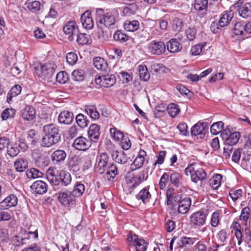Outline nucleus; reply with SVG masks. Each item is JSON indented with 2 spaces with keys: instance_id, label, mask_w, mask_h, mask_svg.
<instances>
[{
  "instance_id": "aec40b11",
  "label": "nucleus",
  "mask_w": 251,
  "mask_h": 251,
  "mask_svg": "<svg viewBox=\"0 0 251 251\" xmlns=\"http://www.w3.org/2000/svg\"><path fill=\"white\" fill-rule=\"evenodd\" d=\"M37 150H34L32 152L33 155L35 157V163L40 167L47 166L49 163V160L45 154L39 152Z\"/></svg>"
},
{
  "instance_id": "f257e3e1",
  "label": "nucleus",
  "mask_w": 251,
  "mask_h": 251,
  "mask_svg": "<svg viewBox=\"0 0 251 251\" xmlns=\"http://www.w3.org/2000/svg\"><path fill=\"white\" fill-rule=\"evenodd\" d=\"M43 131L44 134L41 146L44 148H50L57 144L61 139L57 126L54 124H49L43 126Z\"/></svg>"
},
{
  "instance_id": "1a4fd4ad",
  "label": "nucleus",
  "mask_w": 251,
  "mask_h": 251,
  "mask_svg": "<svg viewBox=\"0 0 251 251\" xmlns=\"http://www.w3.org/2000/svg\"><path fill=\"white\" fill-rule=\"evenodd\" d=\"M148 51L151 54L159 55L166 50V45L161 41L153 40L148 45Z\"/></svg>"
},
{
  "instance_id": "39448f33",
  "label": "nucleus",
  "mask_w": 251,
  "mask_h": 251,
  "mask_svg": "<svg viewBox=\"0 0 251 251\" xmlns=\"http://www.w3.org/2000/svg\"><path fill=\"white\" fill-rule=\"evenodd\" d=\"M127 240L129 245L135 248L136 251H146L148 243L144 239L139 238L137 235L129 233L127 235Z\"/></svg>"
},
{
  "instance_id": "20e7f679",
  "label": "nucleus",
  "mask_w": 251,
  "mask_h": 251,
  "mask_svg": "<svg viewBox=\"0 0 251 251\" xmlns=\"http://www.w3.org/2000/svg\"><path fill=\"white\" fill-rule=\"evenodd\" d=\"M58 200L65 207L74 206L76 203V199L73 193L69 191H59L58 193Z\"/></svg>"
},
{
  "instance_id": "5701e85b",
  "label": "nucleus",
  "mask_w": 251,
  "mask_h": 251,
  "mask_svg": "<svg viewBox=\"0 0 251 251\" xmlns=\"http://www.w3.org/2000/svg\"><path fill=\"white\" fill-rule=\"evenodd\" d=\"M67 156L66 152L62 150H57L51 155V161L55 164H60L64 162Z\"/></svg>"
},
{
  "instance_id": "9b49d317",
  "label": "nucleus",
  "mask_w": 251,
  "mask_h": 251,
  "mask_svg": "<svg viewBox=\"0 0 251 251\" xmlns=\"http://www.w3.org/2000/svg\"><path fill=\"white\" fill-rule=\"evenodd\" d=\"M91 146V142L86 138L79 136L75 139L73 147L78 151H85L89 149Z\"/></svg>"
},
{
  "instance_id": "f8f14e48",
  "label": "nucleus",
  "mask_w": 251,
  "mask_h": 251,
  "mask_svg": "<svg viewBox=\"0 0 251 251\" xmlns=\"http://www.w3.org/2000/svg\"><path fill=\"white\" fill-rule=\"evenodd\" d=\"M207 123H198L191 128V132L192 136H199L200 139H203L207 132Z\"/></svg>"
},
{
  "instance_id": "f03ea898",
  "label": "nucleus",
  "mask_w": 251,
  "mask_h": 251,
  "mask_svg": "<svg viewBox=\"0 0 251 251\" xmlns=\"http://www.w3.org/2000/svg\"><path fill=\"white\" fill-rule=\"evenodd\" d=\"M118 17V14L115 10L104 12L102 9H100L96 12V22L99 28H111L113 27Z\"/></svg>"
},
{
  "instance_id": "4468645a",
  "label": "nucleus",
  "mask_w": 251,
  "mask_h": 251,
  "mask_svg": "<svg viewBox=\"0 0 251 251\" xmlns=\"http://www.w3.org/2000/svg\"><path fill=\"white\" fill-rule=\"evenodd\" d=\"M63 31L66 34L69 35V40L73 41L74 39L73 36L77 34L78 29L75 22L70 21L64 26Z\"/></svg>"
},
{
  "instance_id": "ea45409f",
  "label": "nucleus",
  "mask_w": 251,
  "mask_h": 251,
  "mask_svg": "<svg viewBox=\"0 0 251 251\" xmlns=\"http://www.w3.org/2000/svg\"><path fill=\"white\" fill-rule=\"evenodd\" d=\"M59 178L63 187L67 186L72 181V177L70 173L61 171L59 173Z\"/></svg>"
},
{
  "instance_id": "79ce46f5",
  "label": "nucleus",
  "mask_w": 251,
  "mask_h": 251,
  "mask_svg": "<svg viewBox=\"0 0 251 251\" xmlns=\"http://www.w3.org/2000/svg\"><path fill=\"white\" fill-rule=\"evenodd\" d=\"M198 240V238H197L183 236L180 238L179 243L178 244L180 247H183L192 245Z\"/></svg>"
},
{
  "instance_id": "2f4dec72",
  "label": "nucleus",
  "mask_w": 251,
  "mask_h": 251,
  "mask_svg": "<svg viewBox=\"0 0 251 251\" xmlns=\"http://www.w3.org/2000/svg\"><path fill=\"white\" fill-rule=\"evenodd\" d=\"M149 189V187H146L142 189L136 196V199L141 200L144 203L148 202L151 196Z\"/></svg>"
},
{
  "instance_id": "412c9836",
  "label": "nucleus",
  "mask_w": 251,
  "mask_h": 251,
  "mask_svg": "<svg viewBox=\"0 0 251 251\" xmlns=\"http://www.w3.org/2000/svg\"><path fill=\"white\" fill-rule=\"evenodd\" d=\"M88 135L91 142L96 143L100 138V127L97 124H92L89 128Z\"/></svg>"
},
{
  "instance_id": "a878e982",
  "label": "nucleus",
  "mask_w": 251,
  "mask_h": 251,
  "mask_svg": "<svg viewBox=\"0 0 251 251\" xmlns=\"http://www.w3.org/2000/svg\"><path fill=\"white\" fill-rule=\"evenodd\" d=\"M36 115L35 108L31 105H27L23 109L22 113V117L24 120L27 121L33 120Z\"/></svg>"
},
{
  "instance_id": "0eeeda50",
  "label": "nucleus",
  "mask_w": 251,
  "mask_h": 251,
  "mask_svg": "<svg viewBox=\"0 0 251 251\" xmlns=\"http://www.w3.org/2000/svg\"><path fill=\"white\" fill-rule=\"evenodd\" d=\"M208 212L205 210H201L193 213L190 217L191 225L194 226H201L206 222Z\"/></svg>"
},
{
  "instance_id": "ddd939ff",
  "label": "nucleus",
  "mask_w": 251,
  "mask_h": 251,
  "mask_svg": "<svg viewBox=\"0 0 251 251\" xmlns=\"http://www.w3.org/2000/svg\"><path fill=\"white\" fill-rule=\"evenodd\" d=\"M223 133H225L226 135L229 134L228 137H226L225 138L223 137V139H225V146H230V147H232L238 142L241 137L240 132L236 131L230 133V131L228 129H225L223 131Z\"/></svg>"
},
{
  "instance_id": "a18cd8bd",
  "label": "nucleus",
  "mask_w": 251,
  "mask_h": 251,
  "mask_svg": "<svg viewBox=\"0 0 251 251\" xmlns=\"http://www.w3.org/2000/svg\"><path fill=\"white\" fill-rule=\"evenodd\" d=\"M20 150L17 146V144L12 143L9 144V146L7 147V153L11 157L17 156L20 152Z\"/></svg>"
},
{
  "instance_id": "13d9d810",
  "label": "nucleus",
  "mask_w": 251,
  "mask_h": 251,
  "mask_svg": "<svg viewBox=\"0 0 251 251\" xmlns=\"http://www.w3.org/2000/svg\"><path fill=\"white\" fill-rule=\"evenodd\" d=\"M56 79L59 83L65 84L69 80V75L67 72L61 71L56 75Z\"/></svg>"
},
{
  "instance_id": "8fccbe9b",
  "label": "nucleus",
  "mask_w": 251,
  "mask_h": 251,
  "mask_svg": "<svg viewBox=\"0 0 251 251\" xmlns=\"http://www.w3.org/2000/svg\"><path fill=\"white\" fill-rule=\"evenodd\" d=\"M222 176L220 174H215L210 180V183L211 187L214 189H217L221 185V181Z\"/></svg>"
},
{
  "instance_id": "bf43d9fd",
  "label": "nucleus",
  "mask_w": 251,
  "mask_h": 251,
  "mask_svg": "<svg viewBox=\"0 0 251 251\" xmlns=\"http://www.w3.org/2000/svg\"><path fill=\"white\" fill-rule=\"evenodd\" d=\"M17 146L23 151H25L28 150V146L26 142L25 139L22 136L18 137L17 141L15 143Z\"/></svg>"
},
{
  "instance_id": "58836bf2",
  "label": "nucleus",
  "mask_w": 251,
  "mask_h": 251,
  "mask_svg": "<svg viewBox=\"0 0 251 251\" xmlns=\"http://www.w3.org/2000/svg\"><path fill=\"white\" fill-rule=\"evenodd\" d=\"M208 0H195L194 8L199 11L202 12V15L205 13L207 8Z\"/></svg>"
},
{
  "instance_id": "09e8293b",
  "label": "nucleus",
  "mask_w": 251,
  "mask_h": 251,
  "mask_svg": "<svg viewBox=\"0 0 251 251\" xmlns=\"http://www.w3.org/2000/svg\"><path fill=\"white\" fill-rule=\"evenodd\" d=\"M167 111L170 116L175 117L179 113L180 109L178 105L171 103L167 107Z\"/></svg>"
},
{
  "instance_id": "2eb2a0df",
  "label": "nucleus",
  "mask_w": 251,
  "mask_h": 251,
  "mask_svg": "<svg viewBox=\"0 0 251 251\" xmlns=\"http://www.w3.org/2000/svg\"><path fill=\"white\" fill-rule=\"evenodd\" d=\"M146 156V152L143 150H140L137 156L134 160L130 166L131 171L141 168L145 162V156Z\"/></svg>"
},
{
  "instance_id": "5fc2aeb1",
  "label": "nucleus",
  "mask_w": 251,
  "mask_h": 251,
  "mask_svg": "<svg viewBox=\"0 0 251 251\" xmlns=\"http://www.w3.org/2000/svg\"><path fill=\"white\" fill-rule=\"evenodd\" d=\"M26 176L29 178H36L43 176L42 172L35 168H31L26 171Z\"/></svg>"
},
{
  "instance_id": "774afa93",
  "label": "nucleus",
  "mask_w": 251,
  "mask_h": 251,
  "mask_svg": "<svg viewBox=\"0 0 251 251\" xmlns=\"http://www.w3.org/2000/svg\"><path fill=\"white\" fill-rule=\"evenodd\" d=\"M187 38L189 41H193L196 38L197 30L195 28L189 27L185 31Z\"/></svg>"
},
{
  "instance_id": "6e6552de",
  "label": "nucleus",
  "mask_w": 251,
  "mask_h": 251,
  "mask_svg": "<svg viewBox=\"0 0 251 251\" xmlns=\"http://www.w3.org/2000/svg\"><path fill=\"white\" fill-rule=\"evenodd\" d=\"M116 81V77L112 74L98 75L95 77V82L97 84L106 88L113 86Z\"/></svg>"
},
{
  "instance_id": "393cba45",
  "label": "nucleus",
  "mask_w": 251,
  "mask_h": 251,
  "mask_svg": "<svg viewBox=\"0 0 251 251\" xmlns=\"http://www.w3.org/2000/svg\"><path fill=\"white\" fill-rule=\"evenodd\" d=\"M111 156L113 160L121 164L126 163L128 160V158L124 151H113L112 152Z\"/></svg>"
},
{
  "instance_id": "680f3d73",
  "label": "nucleus",
  "mask_w": 251,
  "mask_h": 251,
  "mask_svg": "<svg viewBox=\"0 0 251 251\" xmlns=\"http://www.w3.org/2000/svg\"><path fill=\"white\" fill-rule=\"evenodd\" d=\"M85 190V186L83 184L78 183L76 184L74 189L73 192V194L75 197H79L81 196L84 193Z\"/></svg>"
},
{
  "instance_id": "052dcab7",
  "label": "nucleus",
  "mask_w": 251,
  "mask_h": 251,
  "mask_svg": "<svg viewBox=\"0 0 251 251\" xmlns=\"http://www.w3.org/2000/svg\"><path fill=\"white\" fill-rule=\"evenodd\" d=\"M29 10L32 12L38 11L40 9V2L39 1H34L29 2H26L25 4Z\"/></svg>"
},
{
  "instance_id": "f3484780",
  "label": "nucleus",
  "mask_w": 251,
  "mask_h": 251,
  "mask_svg": "<svg viewBox=\"0 0 251 251\" xmlns=\"http://www.w3.org/2000/svg\"><path fill=\"white\" fill-rule=\"evenodd\" d=\"M30 188L33 193L43 195L47 192L48 185L43 181L37 180L32 183Z\"/></svg>"
},
{
  "instance_id": "e2e57ef3",
  "label": "nucleus",
  "mask_w": 251,
  "mask_h": 251,
  "mask_svg": "<svg viewBox=\"0 0 251 251\" xmlns=\"http://www.w3.org/2000/svg\"><path fill=\"white\" fill-rule=\"evenodd\" d=\"M15 114V110L13 108H7L5 109L1 114V118L3 120H6L9 118H12Z\"/></svg>"
},
{
  "instance_id": "864d4df0",
  "label": "nucleus",
  "mask_w": 251,
  "mask_h": 251,
  "mask_svg": "<svg viewBox=\"0 0 251 251\" xmlns=\"http://www.w3.org/2000/svg\"><path fill=\"white\" fill-rule=\"evenodd\" d=\"M106 174L110 176L109 180H112L118 175V168L116 164L112 163L108 168Z\"/></svg>"
},
{
  "instance_id": "603ef678",
  "label": "nucleus",
  "mask_w": 251,
  "mask_h": 251,
  "mask_svg": "<svg viewBox=\"0 0 251 251\" xmlns=\"http://www.w3.org/2000/svg\"><path fill=\"white\" fill-rule=\"evenodd\" d=\"M75 120L77 124L81 128H84L88 125V120L86 119V117L82 114H78L76 116Z\"/></svg>"
},
{
  "instance_id": "423d86ee",
  "label": "nucleus",
  "mask_w": 251,
  "mask_h": 251,
  "mask_svg": "<svg viewBox=\"0 0 251 251\" xmlns=\"http://www.w3.org/2000/svg\"><path fill=\"white\" fill-rule=\"evenodd\" d=\"M55 67V64L51 63L39 64L36 68V74L44 78H50L54 73Z\"/></svg>"
},
{
  "instance_id": "6ab92c4d",
  "label": "nucleus",
  "mask_w": 251,
  "mask_h": 251,
  "mask_svg": "<svg viewBox=\"0 0 251 251\" xmlns=\"http://www.w3.org/2000/svg\"><path fill=\"white\" fill-rule=\"evenodd\" d=\"M80 21L83 27L87 29H91L94 27V23L89 11H86L82 14Z\"/></svg>"
},
{
  "instance_id": "69168bd1",
  "label": "nucleus",
  "mask_w": 251,
  "mask_h": 251,
  "mask_svg": "<svg viewBox=\"0 0 251 251\" xmlns=\"http://www.w3.org/2000/svg\"><path fill=\"white\" fill-rule=\"evenodd\" d=\"M206 43L198 44L193 46L190 50V53L192 55H199L202 50L204 46Z\"/></svg>"
},
{
  "instance_id": "9d476101",
  "label": "nucleus",
  "mask_w": 251,
  "mask_h": 251,
  "mask_svg": "<svg viewBox=\"0 0 251 251\" xmlns=\"http://www.w3.org/2000/svg\"><path fill=\"white\" fill-rule=\"evenodd\" d=\"M234 8L238 12L240 17L244 19L250 18L251 11L250 10L251 5L249 3L243 4V0H239L233 5Z\"/></svg>"
},
{
  "instance_id": "a19ab883",
  "label": "nucleus",
  "mask_w": 251,
  "mask_h": 251,
  "mask_svg": "<svg viewBox=\"0 0 251 251\" xmlns=\"http://www.w3.org/2000/svg\"><path fill=\"white\" fill-rule=\"evenodd\" d=\"M124 28L128 31H135L139 28V23L137 20L126 21L124 23Z\"/></svg>"
},
{
  "instance_id": "0e129e2a",
  "label": "nucleus",
  "mask_w": 251,
  "mask_h": 251,
  "mask_svg": "<svg viewBox=\"0 0 251 251\" xmlns=\"http://www.w3.org/2000/svg\"><path fill=\"white\" fill-rule=\"evenodd\" d=\"M78 60L77 56L76 53L73 52H70L66 55V60L67 63L70 65H75Z\"/></svg>"
},
{
  "instance_id": "cd10ccee",
  "label": "nucleus",
  "mask_w": 251,
  "mask_h": 251,
  "mask_svg": "<svg viewBox=\"0 0 251 251\" xmlns=\"http://www.w3.org/2000/svg\"><path fill=\"white\" fill-rule=\"evenodd\" d=\"M73 119V113L67 111L61 112L60 113L58 119L59 123L66 125L71 124Z\"/></svg>"
},
{
  "instance_id": "c03bdc74",
  "label": "nucleus",
  "mask_w": 251,
  "mask_h": 251,
  "mask_svg": "<svg viewBox=\"0 0 251 251\" xmlns=\"http://www.w3.org/2000/svg\"><path fill=\"white\" fill-rule=\"evenodd\" d=\"M171 182L175 186L179 187L182 185V177L179 174L174 172L170 176Z\"/></svg>"
},
{
  "instance_id": "e433bc0d",
  "label": "nucleus",
  "mask_w": 251,
  "mask_h": 251,
  "mask_svg": "<svg viewBox=\"0 0 251 251\" xmlns=\"http://www.w3.org/2000/svg\"><path fill=\"white\" fill-rule=\"evenodd\" d=\"M95 67L99 70L106 71L107 63L105 60L100 57H96L93 59Z\"/></svg>"
},
{
  "instance_id": "4d7b16f0",
  "label": "nucleus",
  "mask_w": 251,
  "mask_h": 251,
  "mask_svg": "<svg viewBox=\"0 0 251 251\" xmlns=\"http://www.w3.org/2000/svg\"><path fill=\"white\" fill-rule=\"evenodd\" d=\"M184 26V22L182 19L176 17L172 23V28L174 30L180 31Z\"/></svg>"
},
{
  "instance_id": "c85d7f7f",
  "label": "nucleus",
  "mask_w": 251,
  "mask_h": 251,
  "mask_svg": "<svg viewBox=\"0 0 251 251\" xmlns=\"http://www.w3.org/2000/svg\"><path fill=\"white\" fill-rule=\"evenodd\" d=\"M232 32L235 36H240L243 38L246 37L245 25L241 22H237L234 24Z\"/></svg>"
},
{
  "instance_id": "4be33fe9",
  "label": "nucleus",
  "mask_w": 251,
  "mask_h": 251,
  "mask_svg": "<svg viewBox=\"0 0 251 251\" xmlns=\"http://www.w3.org/2000/svg\"><path fill=\"white\" fill-rule=\"evenodd\" d=\"M82 161V158L75 155L71 157L68 162V167L71 171L77 172L79 171V165Z\"/></svg>"
},
{
  "instance_id": "7c9ffc66",
  "label": "nucleus",
  "mask_w": 251,
  "mask_h": 251,
  "mask_svg": "<svg viewBox=\"0 0 251 251\" xmlns=\"http://www.w3.org/2000/svg\"><path fill=\"white\" fill-rule=\"evenodd\" d=\"M14 165L17 172H23L28 167V161L25 158H20L14 162Z\"/></svg>"
},
{
  "instance_id": "f704fd0d",
  "label": "nucleus",
  "mask_w": 251,
  "mask_h": 251,
  "mask_svg": "<svg viewBox=\"0 0 251 251\" xmlns=\"http://www.w3.org/2000/svg\"><path fill=\"white\" fill-rule=\"evenodd\" d=\"M251 217L250 209L249 207H244L241 212L240 220L246 226H248V225L250 224Z\"/></svg>"
},
{
  "instance_id": "de8ad7c7",
  "label": "nucleus",
  "mask_w": 251,
  "mask_h": 251,
  "mask_svg": "<svg viewBox=\"0 0 251 251\" xmlns=\"http://www.w3.org/2000/svg\"><path fill=\"white\" fill-rule=\"evenodd\" d=\"M109 132L111 137L115 141H120L121 140L123 139L124 137L123 133L117 130L115 127L111 128Z\"/></svg>"
},
{
  "instance_id": "c9c22d12",
  "label": "nucleus",
  "mask_w": 251,
  "mask_h": 251,
  "mask_svg": "<svg viewBox=\"0 0 251 251\" xmlns=\"http://www.w3.org/2000/svg\"><path fill=\"white\" fill-rule=\"evenodd\" d=\"M76 41L79 45H89L92 42V39L90 35L86 33H77Z\"/></svg>"
},
{
  "instance_id": "c756f323",
  "label": "nucleus",
  "mask_w": 251,
  "mask_h": 251,
  "mask_svg": "<svg viewBox=\"0 0 251 251\" xmlns=\"http://www.w3.org/2000/svg\"><path fill=\"white\" fill-rule=\"evenodd\" d=\"M191 204L190 198L185 197L179 203L178 206V212L182 214L186 213L189 210Z\"/></svg>"
},
{
  "instance_id": "bb28decb",
  "label": "nucleus",
  "mask_w": 251,
  "mask_h": 251,
  "mask_svg": "<svg viewBox=\"0 0 251 251\" xmlns=\"http://www.w3.org/2000/svg\"><path fill=\"white\" fill-rule=\"evenodd\" d=\"M166 47L168 50L172 53H176L180 51L182 48L181 44L174 38L170 39L167 43Z\"/></svg>"
},
{
  "instance_id": "338daca9",
  "label": "nucleus",
  "mask_w": 251,
  "mask_h": 251,
  "mask_svg": "<svg viewBox=\"0 0 251 251\" xmlns=\"http://www.w3.org/2000/svg\"><path fill=\"white\" fill-rule=\"evenodd\" d=\"M220 213L218 211H215L211 216V225L213 227H216L220 219Z\"/></svg>"
},
{
  "instance_id": "b1692460",
  "label": "nucleus",
  "mask_w": 251,
  "mask_h": 251,
  "mask_svg": "<svg viewBox=\"0 0 251 251\" xmlns=\"http://www.w3.org/2000/svg\"><path fill=\"white\" fill-rule=\"evenodd\" d=\"M98 164L97 168L100 174L104 173L107 168V165L109 160L108 155L106 153H101L98 156Z\"/></svg>"
},
{
  "instance_id": "37998d69",
  "label": "nucleus",
  "mask_w": 251,
  "mask_h": 251,
  "mask_svg": "<svg viewBox=\"0 0 251 251\" xmlns=\"http://www.w3.org/2000/svg\"><path fill=\"white\" fill-rule=\"evenodd\" d=\"M138 71L139 75L141 80L146 81L149 79L150 75L146 66H139Z\"/></svg>"
},
{
  "instance_id": "3c124183",
  "label": "nucleus",
  "mask_w": 251,
  "mask_h": 251,
  "mask_svg": "<svg viewBox=\"0 0 251 251\" xmlns=\"http://www.w3.org/2000/svg\"><path fill=\"white\" fill-rule=\"evenodd\" d=\"M138 9V6L135 3H131L126 6L123 11L125 15L130 16L134 14Z\"/></svg>"
},
{
  "instance_id": "dca6fc26",
  "label": "nucleus",
  "mask_w": 251,
  "mask_h": 251,
  "mask_svg": "<svg viewBox=\"0 0 251 251\" xmlns=\"http://www.w3.org/2000/svg\"><path fill=\"white\" fill-rule=\"evenodd\" d=\"M48 179L52 184L53 189L55 191H61L63 189L60 178L58 179L54 176V171L52 169H49L47 171Z\"/></svg>"
},
{
  "instance_id": "473e14b6",
  "label": "nucleus",
  "mask_w": 251,
  "mask_h": 251,
  "mask_svg": "<svg viewBox=\"0 0 251 251\" xmlns=\"http://www.w3.org/2000/svg\"><path fill=\"white\" fill-rule=\"evenodd\" d=\"M233 17V11L230 10L228 12H225L222 16L219 22V26L225 27L227 25L229 22Z\"/></svg>"
},
{
  "instance_id": "4c0bfd02",
  "label": "nucleus",
  "mask_w": 251,
  "mask_h": 251,
  "mask_svg": "<svg viewBox=\"0 0 251 251\" xmlns=\"http://www.w3.org/2000/svg\"><path fill=\"white\" fill-rule=\"evenodd\" d=\"M22 91V87L20 85L17 84L14 85L10 91L8 93L7 95V101L10 103L13 97H15L19 95Z\"/></svg>"
},
{
  "instance_id": "7ed1b4c3",
  "label": "nucleus",
  "mask_w": 251,
  "mask_h": 251,
  "mask_svg": "<svg viewBox=\"0 0 251 251\" xmlns=\"http://www.w3.org/2000/svg\"><path fill=\"white\" fill-rule=\"evenodd\" d=\"M184 173L186 175L191 176V180L195 183L199 181H203L206 179V174L202 168H198L197 166L191 164L185 169Z\"/></svg>"
},
{
  "instance_id": "72a5a7b5",
  "label": "nucleus",
  "mask_w": 251,
  "mask_h": 251,
  "mask_svg": "<svg viewBox=\"0 0 251 251\" xmlns=\"http://www.w3.org/2000/svg\"><path fill=\"white\" fill-rule=\"evenodd\" d=\"M84 110L86 113L92 119L96 120L100 118V114L98 112L95 105H85Z\"/></svg>"
},
{
  "instance_id": "49530a36",
  "label": "nucleus",
  "mask_w": 251,
  "mask_h": 251,
  "mask_svg": "<svg viewBox=\"0 0 251 251\" xmlns=\"http://www.w3.org/2000/svg\"><path fill=\"white\" fill-rule=\"evenodd\" d=\"M224 124L222 121L213 123L210 128L211 133L217 135L223 130Z\"/></svg>"
},
{
  "instance_id": "6e6d98bb",
  "label": "nucleus",
  "mask_w": 251,
  "mask_h": 251,
  "mask_svg": "<svg viewBox=\"0 0 251 251\" xmlns=\"http://www.w3.org/2000/svg\"><path fill=\"white\" fill-rule=\"evenodd\" d=\"M114 39L120 43H125L128 39V36L120 30L117 31L113 35Z\"/></svg>"
},
{
  "instance_id": "a211bd4d",
  "label": "nucleus",
  "mask_w": 251,
  "mask_h": 251,
  "mask_svg": "<svg viewBox=\"0 0 251 251\" xmlns=\"http://www.w3.org/2000/svg\"><path fill=\"white\" fill-rule=\"evenodd\" d=\"M17 203L18 198L17 196L14 194H11L0 202V209H7L16 206Z\"/></svg>"
}]
</instances>
